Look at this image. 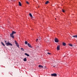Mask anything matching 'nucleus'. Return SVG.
<instances>
[{"label":"nucleus","mask_w":77,"mask_h":77,"mask_svg":"<svg viewBox=\"0 0 77 77\" xmlns=\"http://www.w3.org/2000/svg\"><path fill=\"white\" fill-rule=\"evenodd\" d=\"M5 44H6L7 46H9V45H11V46H12V44H11V43L8 42L7 43H6Z\"/></svg>","instance_id":"f257e3e1"},{"label":"nucleus","mask_w":77,"mask_h":77,"mask_svg":"<svg viewBox=\"0 0 77 77\" xmlns=\"http://www.w3.org/2000/svg\"><path fill=\"white\" fill-rule=\"evenodd\" d=\"M51 76L52 77H56L57 76V74L56 73H53L51 75Z\"/></svg>","instance_id":"f03ea898"},{"label":"nucleus","mask_w":77,"mask_h":77,"mask_svg":"<svg viewBox=\"0 0 77 77\" xmlns=\"http://www.w3.org/2000/svg\"><path fill=\"white\" fill-rule=\"evenodd\" d=\"M27 45H28V47H30V48H32V45H31L29 43H28Z\"/></svg>","instance_id":"7ed1b4c3"},{"label":"nucleus","mask_w":77,"mask_h":77,"mask_svg":"<svg viewBox=\"0 0 77 77\" xmlns=\"http://www.w3.org/2000/svg\"><path fill=\"white\" fill-rule=\"evenodd\" d=\"M10 35L11 37H12L13 38H14V35L12 34H10Z\"/></svg>","instance_id":"20e7f679"},{"label":"nucleus","mask_w":77,"mask_h":77,"mask_svg":"<svg viewBox=\"0 0 77 77\" xmlns=\"http://www.w3.org/2000/svg\"><path fill=\"white\" fill-rule=\"evenodd\" d=\"M57 50L58 51L59 50H60V46L59 45L58 46L57 48Z\"/></svg>","instance_id":"39448f33"},{"label":"nucleus","mask_w":77,"mask_h":77,"mask_svg":"<svg viewBox=\"0 0 77 77\" xmlns=\"http://www.w3.org/2000/svg\"><path fill=\"white\" fill-rule=\"evenodd\" d=\"M55 42H58L59 41H58V39L57 38H55Z\"/></svg>","instance_id":"423d86ee"},{"label":"nucleus","mask_w":77,"mask_h":77,"mask_svg":"<svg viewBox=\"0 0 77 77\" xmlns=\"http://www.w3.org/2000/svg\"><path fill=\"white\" fill-rule=\"evenodd\" d=\"M15 33H16V32L15 31H12V32L11 33V34H12V35L15 34Z\"/></svg>","instance_id":"0eeeda50"},{"label":"nucleus","mask_w":77,"mask_h":77,"mask_svg":"<svg viewBox=\"0 0 77 77\" xmlns=\"http://www.w3.org/2000/svg\"><path fill=\"white\" fill-rule=\"evenodd\" d=\"M29 15L30 17H31V18H33V16H32V14H31V13H30L29 14Z\"/></svg>","instance_id":"6e6552de"},{"label":"nucleus","mask_w":77,"mask_h":77,"mask_svg":"<svg viewBox=\"0 0 77 77\" xmlns=\"http://www.w3.org/2000/svg\"><path fill=\"white\" fill-rule=\"evenodd\" d=\"M25 55H26V56H28V57H29V54L26 53H25Z\"/></svg>","instance_id":"1a4fd4ad"},{"label":"nucleus","mask_w":77,"mask_h":77,"mask_svg":"<svg viewBox=\"0 0 77 77\" xmlns=\"http://www.w3.org/2000/svg\"><path fill=\"white\" fill-rule=\"evenodd\" d=\"M19 5L20 6H21V2H19Z\"/></svg>","instance_id":"9d476101"},{"label":"nucleus","mask_w":77,"mask_h":77,"mask_svg":"<svg viewBox=\"0 0 77 77\" xmlns=\"http://www.w3.org/2000/svg\"><path fill=\"white\" fill-rule=\"evenodd\" d=\"M23 60L24 61V62H26V61H27V59L26 58L23 59Z\"/></svg>","instance_id":"9b49d317"},{"label":"nucleus","mask_w":77,"mask_h":77,"mask_svg":"<svg viewBox=\"0 0 77 77\" xmlns=\"http://www.w3.org/2000/svg\"><path fill=\"white\" fill-rule=\"evenodd\" d=\"M63 45L64 46H65L66 45V43H65L64 42H63Z\"/></svg>","instance_id":"f8f14e48"},{"label":"nucleus","mask_w":77,"mask_h":77,"mask_svg":"<svg viewBox=\"0 0 77 77\" xmlns=\"http://www.w3.org/2000/svg\"><path fill=\"white\" fill-rule=\"evenodd\" d=\"M73 38H77V35L72 36Z\"/></svg>","instance_id":"ddd939ff"},{"label":"nucleus","mask_w":77,"mask_h":77,"mask_svg":"<svg viewBox=\"0 0 77 77\" xmlns=\"http://www.w3.org/2000/svg\"><path fill=\"white\" fill-rule=\"evenodd\" d=\"M20 50L22 51H24V48H21Z\"/></svg>","instance_id":"4468645a"},{"label":"nucleus","mask_w":77,"mask_h":77,"mask_svg":"<svg viewBox=\"0 0 77 77\" xmlns=\"http://www.w3.org/2000/svg\"><path fill=\"white\" fill-rule=\"evenodd\" d=\"M49 3V2L48 1H47L45 3V4H46V5L48 4Z\"/></svg>","instance_id":"2eb2a0df"},{"label":"nucleus","mask_w":77,"mask_h":77,"mask_svg":"<svg viewBox=\"0 0 77 77\" xmlns=\"http://www.w3.org/2000/svg\"><path fill=\"white\" fill-rule=\"evenodd\" d=\"M25 44H26V45H27V44H28L27 43H28L26 41L25 42Z\"/></svg>","instance_id":"dca6fc26"},{"label":"nucleus","mask_w":77,"mask_h":77,"mask_svg":"<svg viewBox=\"0 0 77 77\" xmlns=\"http://www.w3.org/2000/svg\"><path fill=\"white\" fill-rule=\"evenodd\" d=\"M1 44H2V45H3V46H5V44H4L3 43V42H2Z\"/></svg>","instance_id":"f3484780"},{"label":"nucleus","mask_w":77,"mask_h":77,"mask_svg":"<svg viewBox=\"0 0 77 77\" xmlns=\"http://www.w3.org/2000/svg\"><path fill=\"white\" fill-rule=\"evenodd\" d=\"M15 42L16 45L18 44V43H17V41H15Z\"/></svg>","instance_id":"a211bd4d"},{"label":"nucleus","mask_w":77,"mask_h":77,"mask_svg":"<svg viewBox=\"0 0 77 77\" xmlns=\"http://www.w3.org/2000/svg\"><path fill=\"white\" fill-rule=\"evenodd\" d=\"M62 12H63L64 13L65 12V11L64 10H63V9H62Z\"/></svg>","instance_id":"6ab92c4d"},{"label":"nucleus","mask_w":77,"mask_h":77,"mask_svg":"<svg viewBox=\"0 0 77 77\" xmlns=\"http://www.w3.org/2000/svg\"><path fill=\"white\" fill-rule=\"evenodd\" d=\"M16 46H17V47H19V45H18V44H17L16 45Z\"/></svg>","instance_id":"aec40b11"},{"label":"nucleus","mask_w":77,"mask_h":77,"mask_svg":"<svg viewBox=\"0 0 77 77\" xmlns=\"http://www.w3.org/2000/svg\"><path fill=\"white\" fill-rule=\"evenodd\" d=\"M56 66V65H54V64L53 65V67H55Z\"/></svg>","instance_id":"412c9836"},{"label":"nucleus","mask_w":77,"mask_h":77,"mask_svg":"<svg viewBox=\"0 0 77 77\" xmlns=\"http://www.w3.org/2000/svg\"><path fill=\"white\" fill-rule=\"evenodd\" d=\"M41 65H38V67H39V68H41Z\"/></svg>","instance_id":"4be33fe9"},{"label":"nucleus","mask_w":77,"mask_h":77,"mask_svg":"<svg viewBox=\"0 0 77 77\" xmlns=\"http://www.w3.org/2000/svg\"><path fill=\"white\" fill-rule=\"evenodd\" d=\"M35 41H36V42H38V38L36 39V40Z\"/></svg>","instance_id":"5701e85b"},{"label":"nucleus","mask_w":77,"mask_h":77,"mask_svg":"<svg viewBox=\"0 0 77 77\" xmlns=\"http://www.w3.org/2000/svg\"><path fill=\"white\" fill-rule=\"evenodd\" d=\"M47 54H49V55L51 54H50V53H49V52H48V53H47Z\"/></svg>","instance_id":"b1692460"},{"label":"nucleus","mask_w":77,"mask_h":77,"mask_svg":"<svg viewBox=\"0 0 77 77\" xmlns=\"http://www.w3.org/2000/svg\"><path fill=\"white\" fill-rule=\"evenodd\" d=\"M69 45L71 47H72V44H70Z\"/></svg>","instance_id":"393cba45"},{"label":"nucleus","mask_w":77,"mask_h":77,"mask_svg":"<svg viewBox=\"0 0 77 77\" xmlns=\"http://www.w3.org/2000/svg\"><path fill=\"white\" fill-rule=\"evenodd\" d=\"M26 3H27V4H29V2H28L27 1V2H26Z\"/></svg>","instance_id":"a878e982"},{"label":"nucleus","mask_w":77,"mask_h":77,"mask_svg":"<svg viewBox=\"0 0 77 77\" xmlns=\"http://www.w3.org/2000/svg\"><path fill=\"white\" fill-rule=\"evenodd\" d=\"M41 67L43 68H44V66H41Z\"/></svg>","instance_id":"bb28decb"},{"label":"nucleus","mask_w":77,"mask_h":77,"mask_svg":"<svg viewBox=\"0 0 77 77\" xmlns=\"http://www.w3.org/2000/svg\"><path fill=\"white\" fill-rule=\"evenodd\" d=\"M5 43H6V42H7L6 41H5Z\"/></svg>","instance_id":"cd10ccee"},{"label":"nucleus","mask_w":77,"mask_h":77,"mask_svg":"<svg viewBox=\"0 0 77 77\" xmlns=\"http://www.w3.org/2000/svg\"><path fill=\"white\" fill-rule=\"evenodd\" d=\"M56 18H55V20H56Z\"/></svg>","instance_id":"c85d7f7f"}]
</instances>
